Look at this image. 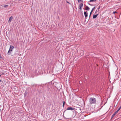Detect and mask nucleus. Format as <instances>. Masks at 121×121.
<instances>
[{"instance_id": "nucleus-4", "label": "nucleus", "mask_w": 121, "mask_h": 121, "mask_svg": "<svg viewBox=\"0 0 121 121\" xmlns=\"http://www.w3.org/2000/svg\"><path fill=\"white\" fill-rule=\"evenodd\" d=\"M83 4L82 3H81L79 5V9H80L81 10H82V7L83 6Z\"/></svg>"}, {"instance_id": "nucleus-6", "label": "nucleus", "mask_w": 121, "mask_h": 121, "mask_svg": "<svg viewBox=\"0 0 121 121\" xmlns=\"http://www.w3.org/2000/svg\"><path fill=\"white\" fill-rule=\"evenodd\" d=\"M99 13H98L97 14H96L95 15L94 14L93 15V19H95L97 17V16L99 15Z\"/></svg>"}, {"instance_id": "nucleus-11", "label": "nucleus", "mask_w": 121, "mask_h": 121, "mask_svg": "<svg viewBox=\"0 0 121 121\" xmlns=\"http://www.w3.org/2000/svg\"><path fill=\"white\" fill-rule=\"evenodd\" d=\"M85 9L86 10L89 11L90 10V8L88 6H86Z\"/></svg>"}, {"instance_id": "nucleus-22", "label": "nucleus", "mask_w": 121, "mask_h": 121, "mask_svg": "<svg viewBox=\"0 0 121 121\" xmlns=\"http://www.w3.org/2000/svg\"><path fill=\"white\" fill-rule=\"evenodd\" d=\"M4 74V73H2L1 75H3Z\"/></svg>"}, {"instance_id": "nucleus-2", "label": "nucleus", "mask_w": 121, "mask_h": 121, "mask_svg": "<svg viewBox=\"0 0 121 121\" xmlns=\"http://www.w3.org/2000/svg\"><path fill=\"white\" fill-rule=\"evenodd\" d=\"M13 48H14V47L13 46H10L8 52V54L10 55L12 54V50Z\"/></svg>"}, {"instance_id": "nucleus-8", "label": "nucleus", "mask_w": 121, "mask_h": 121, "mask_svg": "<svg viewBox=\"0 0 121 121\" xmlns=\"http://www.w3.org/2000/svg\"><path fill=\"white\" fill-rule=\"evenodd\" d=\"M95 7H94L92 9V10H91V11L90 13V14L89 15V17H90V16H91L92 14V13L93 12V11L95 9Z\"/></svg>"}, {"instance_id": "nucleus-7", "label": "nucleus", "mask_w": 121, "mask_h": 121, "mask_svg": "<svg viewBox=\"0 0 121 121\" xmlns=\"http://www.w3.org/2000/svg\"><path fill=\"white\" fill-rule=\"evenodd\" d=\"M118 112L117 111L114 112V114L112 116L111 118V120L114 117L116 114Z\"/></svg>"}, {"instance_id": "nucleus-15", "label": "nucleus", "mask_w": 121, "mask_h": 121, "mask_svg": "<svg viewBox=\"0 0 121 121\" xmlns=\"http://www.w3.org/2000/svg\"><path fill=\"white\" fill-rule=\"evenodd\" d=\"M80 52L82 53V55L83 54H84V51L82 50H81L80 51Z\"/></svg>"}, {"instance_id": "nucleus-24", "label": "nucleus", "mask_w": 121, "mask_h": 121, "mask_svg": "<svg viewBox=\"0 0 121 121\" xmlns=\"http://www.w3.org/2000/svg\"><path fill=\"white\" fill-rule=\"evenodd\" d=\"M1 75L0 74V77H1Z\"/></svg>"}, {"instance_id": "nucleus-27", "label": "nucleus", "mask_w": 121, "mask_h": 121, "mask_svg": "<svg viewBox=\"0 0 121 121\" xmlns=\"http://www.w3.org/2000/svg\"><path fill=\"white\" fill-rule=\"evenodd\" d=\"M1 58V57H0V58Z\"/></svg>"}, {"instance_id": "nucleus-18", "label": "nucleus", "mask_w": 121, "mask_h": 121, "mask_svg": "<svg viewBox=\"0 0 121 121\" xmlns=\"http://www.w3.org/2000/svg\"><path fill=\"white\" fill-rule=\"evenodd\" d=\"M66 3H68L69 4H71V3H69V2H68V1H67V0H66Z\"/></svg>"}, {"instance_id": "nucleus-16", "label": "nucleus", "mask_w": 121, "mask_h": 121, "mask_svg": "<svg viewBox=\"0 0 121 121\" xmlns=\"http://www.w3.org/2000/svg\"><path fill=\"white\" fill-rule=\"evenodd\" d=\"M121 108V105L119 107V108H118V109L117 110V111L118 112L120 110V109Z\"/></svg>"}, {"instance_id": "nucleus-20", "label": "nucleus", "mask_w": 121, "mask_h": 121, "mask_svg": "<svg viewBox=\"0 0 121 121\" xmlns=\"http://www.w3.org/2000/svg\"><path fill=\"white\" fill-rule=\"evenodd\" d=\"M88 4L90 5L91 6H93V5L92 4H91L90 3H88Z\"/></svg>"}, {"instance_id": "nucleus-17", "label": "nucleus", "mask_w": 121, "mask_h": 121, "mask_svg": "<svg viewBox=\"0 0 121 121\" xmlns=\"http://www.w3.org/2000/svg\"><path fill=\"white\" fill-rule=\"evenodd\" d=\"M65 101L63 102V107H64L65 105Z\"/></svg>"}, {"instance_id": "nucleus-14", "label": "nucleus", "mask_w": 121, "mask_h": 121, "mask_svg": "<svg viewBox=\"0 0 121 121\" xmlns=\"http://www.w3.org/2000/svg\"><path fill=\"white\" fill-rule=\"evenodd\" d=\"M8 6V5H5L4 6V8H6Z\"/></svg>"}, {"instance_id": "nucleus-26", "label": "nucleus", "mask_w": 121, "mask_h": 121, "mask_svg": "<svg viewBox=\"0 0 121 121\" xmlns=\"http://www.w3.org/2000/svg\"><path fill=\"white\" fill-rule=\"evenodd\" d=\"M0 107H1V105H0Z\"/></svg>"}, {"instance_id": "nucleus-23", "label": "nucleus", "mask_w": 121, "mask_h": 121, "mask_svg": "<svg viewBox=\"0 0 121 121\" xmlns=\"http://www.w3.org/2000/svg\"><path fill=\"white\" fill-rule=\"evenodd\" d=\"M24 95H25V96L26 95V93H25L24 94Z\"/></svg>"}, {"instance_id": "nucleus-25", "label": "nucleus", "mask_w": 121, "mask_h": 121, "mask_svg": "<svg viewBox=\"0 0 121 121\" xmlns=\"http://www.w3.org/2000/svg\"><path fill=\"white\" fill-rule=\"evenodd\" d=\"M65 119H67V118H65Z\"/></svg>"}, {"instance_id": "nucleus-1", "label": "nucleus", "mask_w": 121, "mask_h": 121, "mask_svg": "<svg viewBox=\"0 0 121 121\" xmlns=\"http://www.w3.org/2000/svg\"><path fill=\"white\" fill-rule=\"evenodd\" d=\"M90 104H95L96 102V99L94 98H91L89 99Z\"/></svg>"}, {"instance_id": "nucleus-3", "label": "nucleus", "mask_w": 121, "mask_h": 121, "mask_svg": "<svg viewBox=\"0 0 121 121\" xmlns=\"http://www.w3.org/2000/svg\"><path fill=\"white\" fill-rule=\"evenodd\" d=\"M75 108H72V107H68L67 108V109L65 110L64 111V112L63 113V116H64V113L67 110H74V109Z\"/></svg>"}, {"instance_id": "nucleus-19", "label": "nucleus", "mask_w": 121, "mask_h": 121, "mask_svg": "<svg viewBox=\"0 0 121 121\" xmlns=\"http://www.w3.org/2000/svg\"><path fill=\"white\" fill-rule=\"evenodd\" d=\"M113 14H115V13H117V12L116 11H114L113 12Z\"/></svg>"}, {"instance_id": "nucleus-13", "label": "nucleus", "mask_w": 121, "mask_h": 121, "mask_svg": "<svg viewBox=\"0 0 121 121\" xmlns=\"http://www.w3.org/2000/svg\"><path fill=\"white\" fill-rule=\"evenodd\" d=\"M78 3H80V2H83V1L82 0H77Z\"/></svg>"}, {"instance_id": "nucleus-5", "label": "nucleus", "mask_w": 121, "mask_h": 121, "mask_svg": "<svg viewBox=\"0 0 121 121\" xmlns=\"http://www.w3.org/2000/svg\"><path fill=\"white\" fill-rule=\"evenodd\" d=\"M87 11L84 12V14L85 18V19H86L88 16V14L87 13Z\"/></svg>"}, {"instance_id": "nucleus-12", "label": "nucleus", "mask_w": 121, "mask_h": 121, "mask_svg": "<svg viewBox=\"0 0 121 121\" xmlns=\"http://www.w3.org/2000/svg\"><path fill=\"white\" fill-rule=\"evenodd\" d=\"M96 1V0H90L89 1L90 2H95Z\"/></svg>"}, {"instance_id": "nucleus-10", "label": "nucleus", "mask_w": 121, "mask_h": 121, "mask_svg": "<svg viewBox=\"0 0 121 121\" xmlns=\"http://www.w3.org/2000/svg\"><path fill=\"white\" fill-rule=\"evenodd\" d=\"M100 6H99V7H98L97 9L96 10L95 12V14H96L97 13V12H98L99 11V10L100 9Z\"/></svg>"}, {"instance_id": "nucleus-9", "label": "nucleus", "mask_w": 121, "mask_h": 121, "mask_svg": "<svg viewBox=\"0 0 121 121\" xmlns=\"http://www.w3.org/2000/svg\"><path fill=\"white\" fill-rule=\"evenodd\" d=\"M13 18V17L12 16H11L10 17L9 19L8 22L9 23H10L11 22V20H12Z\"/></svg>"}, {"instance_id": "nucleus-21", "label": "nucleus", "mask_w": 121, "mask_h": 121, "mask_svg": "<svg viewBox=\"0 0 121 121\" xmlns=\"http://www.w3.org/2000/svg\"><path fill=\"white\" fill-rule=\"evenodd\" d=\"M2 82V80H0V82Z\"/></svg>"}]
</instances>
